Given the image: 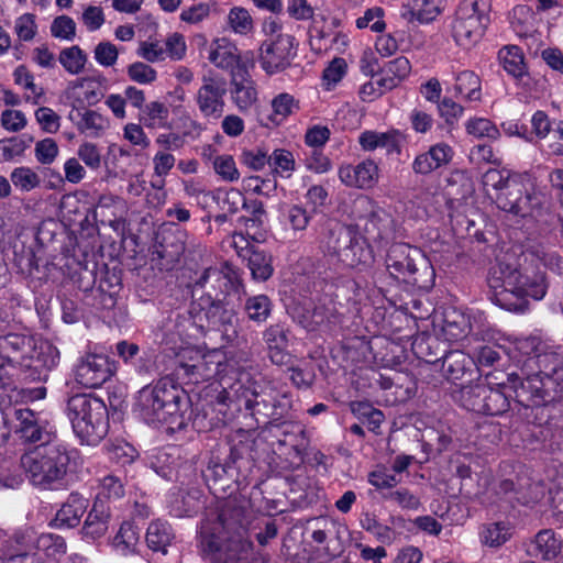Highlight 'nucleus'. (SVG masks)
<instances>
[{"label": "nucleus", "mask_w": 563, "mask_h": 563, "mask_svg": "<svg viewBox=\"0 0 563 563\" xmlns=\"http://www.w3.org/2000/svg\"><path fill=\"white\" fill-rule=\"evenodd\" d=\"M515 402L522 407L545 406L560 395L563 382V349L544 344L541 352L523 362V377L509 374Z\"/></svg>", "instance_id": "f257e3e1"}, {"label": "nucleus", "mask_w": 563, "mask_h": 563, "mask_svg": "<svg viewBox=\"0 0 563 563\" xmlns=\"http://www.w3.org/2000/svg\"><path fill=\"white\" fill-rule=\"evenodd\" d=\"M200 547L212 561L245 563L252 549L247 530L236 509H223L213 518H206L200 527Z\"/></svg>", "instance_id": "f03ea898"}, {"label": "nucleus", "mask_w": 563, "mask_h": 563, "mask_svg": "<svg viewBox=\"0 0 563 563\" xmlns=\"http://www.w3.org/2000/svg\"><path fill=\"white\" fill-rule=\"evenodd\" d=\"M69 462L70 452L58 442L38 445L21 457V465L31 484L45 490L64 486Z\"/></svg>", "instance_id": "7ed1b4c3"}, {"label": "nucleus", "mask_w": 563, "mask_h": 563, "mask_svg": "<svg viewBox=\"0 0 563 563\" xmlns=\"http://www.w3.org/2000/svg\"><path fill=\"white\" fill-rule=\"evenodd\" d=\"M499 272L501 284L493 287L501 288L497 291L498 301L508 310L523 312L527 309L526 297L541 300L547 294L548 286L541 272L529 275L528 271L522 273L516 267L503 264L499 265Z\"/></svg>", "instance_id": "20e7f679"}, {"label": "nucleus", "mask_w": 563, "mask_h": 563, "mask_svg": "<svg viewBox=\"0 0 563 563\" xmlns=\"http://www.w3.org/2000/svg\"><path fill=\"white\" fill-rule=\"evenodd\" d=\"M67 416L75 434L82 443L96 445L108 432L107 407L98 398L87 395L70 397L67 404Z\"/></svg>", "instance_id": "39448f33"}, {"label": "nucleus", "mask_w": 563, "mask_h": 563, "mask_svg": "<svg viewBox=\"0 0 563 563\" xmlns=\"http://www.w3.org/2000/svg\"><path fill=\"white\" fill-rule=\"evenodd\" d=\"M177 375L188 383H199L211 378H223L230 371L235 369V362L228 358L221 350L201 352L194 347L183 349L177 355Z\"/></svg>", "instance_id": "423d86ee"}, {"label": "nucleus", "mask_w": 563, "mask_h": 563, "mask_svg": "<svg viewBox=\"0 0 563 563\" xmlns=\"http://www.w3.org/2000/svg\"><path fill=\"white\" fill-rule=\"evenodd\" d=\"M489 12L490 0H461L450 24L455 43L463 48L477 44L489 24Z\"/></svg>", "instance_id": "0eeeda50"}, {"label": "nucleus", "mask_w": 563, "mask_h": 563, "mask_svg": "<svg viewBox=\"0 0 563 563\" xmlns=\"http://www.w3.org/2000/svg\"><path fill=\"white\" fill-rule=\"evenodd\" d=\"M387 269L391 275L410 279L419 287L433 285L434 269L428 257L417 247L405 243L394 244L387 255Z\"/></svg>", "instance_id": "6e6552de"}, {"label": "nucleus", "mask_w": 563, "mask_h": 563, "mask_svg": "<svg viewBox=\"0 0 563 563\" xmlns=\"http://www.w3.org/2000/svg\"><path fill=\"white\" fill-rule=\"evenodd\" d=\"M324 252L335 256L346 267L366 264L372 260L366 239L350 228H339L332 232Z\"/></svg>", "instance_id": "1a4fd4ad"}, {"label": "nucleus", "mask_w": 563, "mask_h": 563, "mask_svg": "<svg viewBox=\"0 0 563 563\" xmlns=\"http://www.w3.org/2000/svg\"><path fill=\"white\" fill-rule=\"evenodd\" d=\"M161 411L166 410L169 419V430H180L186 427L188 396L186 391L170 377H163L153 384Z\"/></svg>", "instance_id": "9d476101"}, {"label": "nucleus", "mask_w": 563, "mask_h": 563, "mask_svg": "<svg viewBox=\"0 0 563 563\" xmlns=\"http://www.w3.org/2000/svg\"><path fill=\"white\" fill-rule=\"evenodd\" d=\"M295 38L279 36L272 41H263L258 48V63L266 75L273 76L287 69L296 56Z\"/></svg>", "instance_id": "9b49d317"}, {"label": "nucleus", "mask_w": 563, "mask_h": 563, "mask_svg": "<svg viewBox=\"0 0 563 563\" xmlns=\"http://www.w3.org/2000/svg\"><path fill=\"white\" fill-rule=\"evenodd\" d=\"M342 305L330 295H324L307 308L296 312L295 318L308 331H314L321 327H331L341 323L343 312Z\"/></svg>", "instance_id": "f8f14e48"}, {"label": "nucleus", "mask_w": 563, "mask_h": 563, "mask_svg": "<svg viewBox=\"0 0 563 563\" xmlns=\"http://www.w3.org/2000/svg\"><path fill=\"white\" fill-rule=\"evenodd\" d=\"M14 432L21 440L29 443L41 442L40 445L54 443V426L41 413L20 408L14 410Z\"/></svg>", "instance_id": "ddd939ff"}, {"label": "nucleus", "mask_w": 563, "mask_h": 563, "mask_svg": "<svg viewBox=\"0 0 563 563\" xmlns=\"http://www.w3.org/2000/svg\"><path fill=\"white\" fill-rule=\"evenodd\" d=\"M227 82L219 76L205 75L195 95L196 104L207 119H219L224 112Z\"/></svg>", "instance_id": "4468645a"}, {"label": "nucleus", "mask_w": 563, "mask_h": 563, "mask_svg": "<svg viewBox=\"0 0 563 563\" xmlns=\"http://www.w3.org/2000/svg\"><path fill=\"white\" fill-rule=\"evenodd\" d=\"M112 376L108 357L101 354H87L76 366V382L86 388H98Z\"/></svg>", "instance_id": "2eb2a0df"}, {"label": "nucleus", "mask_w": 563, "mask_h": 563, "mask_svg": "<svg viewBox=\"0 0 563 563\" xmlns=\"http://www.w3.org/2000/svg\"><path fill=\"white\" fill-rule=\"evenodd\" d=\"M32 550V534L16 532L7 536L0 530V563H36Z\"/></svg>", "instance_id": "dca6fc26"}, {"label": "nucleus", "mask_w": 563, "mask_h": 563, "mask_svg": "<svg viewBox=\"0 0 563 563\" xmlns=\"http://www.w3.org/2000/svg\"><path fill=\"white\" fill-rule=\"evenodd\" d=\"M339 179L347 187L357 189H371L379 179V167L371 158L356 165H342L338 170Z\"/></svg>", "instance_id": "f3484780"}, {"label": "nucleus", "mask_w": 563, "mask_h": 563, "mask_svg": "<svg viewBox=\"0 0 563 563\" xmlns=\"http://www.w3.org/2000/svg\"><path fill=\"white\" fill-rule=\"evenodd\" d=\"M157 394L153 384L144 386L136 394L133 410L150 424H165L169 429V419L166 417V410L161 411Z\"/></svg>", "instance_id": "a211bd4d"}, {"label": "nucleus", "mask_w": 563, "mask_h": 563, "mask_svg": "<svg viewBox=\"0 0 563 563\" xmlns=\"http://www.w3.org/2000/svg\"><path fill=\"white\" fill-rule=\"evenodd\" d=\"M454 156L453 148L444 143H437L423 153L418 154L412 162L416 174L428 175L448 165Z\"/></svg>", "instance_id": "6ab92c4d"}, {"label": "nucleus", "mask_w": 563, "mask_h": 563, "mask_svg": "<svg viewBox=\"0 0 563 563\" xmlns=\"http://www.w3.org/2000/svg\"><path fill=\"white\" fill-rule=\"evenodd\" d=\"M402 142V133L394 129L386 132L366 130L358 136L360 146L366 152L384 148L387 154H400Z\"/></svg>", "instance_id": "aec40b11"}, {"label": "nucleus", "mask_w": 563, "mask_h": 563, "mask_svg": "<svg viewBox=\"0 0 563 563\" xmlns=\"http://www.w3.org/2000/svg\"><path fill=\"white\" fill-rule=\"evenodd\" d=\"M496 203L499 209L514 213L516 216L528 217L533 214L534 207L539 205V199L526 194L522 196L520 183L507 192H499L496 197Z\"/></svg>", "instance_id": "412c9836"}, {"label": "nucleus", "mask_w": 563, "mask_h": 563, "mask_svg": "<svg viewBox=\"0 0 563 563\" xmlns=\"http://www.w3.org/2000/svg\"><path fill=\"white\" fill-rule=\"evenodd\" d=\"M470 331L468 318L459 311H451L445 314L440 335L450 343H460L463 349H468L476 341L475 338H468Z\"/></svg>", "instance_id": "4be33fe9"}, {"label": "nucleus", "mask_w": 563, "mask_h": 563, "mask_svg": "<svg viewBox=\"0 0 563 563\" xmlns=\"http://www.w3.org/2000/svg\"><path fill=\"white\" fill-rule=\"evenodd\" d=\"M77 131L91 139H98L104 135L110 129V119L91 109L77 110L76 114H70Z\"/></svg>", "instance_id": "5701e85b"}, {"label": "nucleus", "mask_w": 563, "mask_h": 563, "mask_svg": "<svg viewBox=\"0 0 563 563\" xmlns=\"http://www.w3.org/2000/svg\"><path fill=\"white\" fill-rule=\"evenodd\" d=\"M208 60L217 68L223 70H234L239 60V48L236 44L228 37L213 38L208 48Z\"/></svg>", "instance_id": "b1692460"}, {"label": "nucleus", "mask_w": 563, "mask_h": 563, "mask_svg": "<svg viewBox=\"0 0 563 563\" xmlns=\"http://www.w3.org/2000/svg\"><path fill=\"white\" fill-rule=\"evenodd\" d=\"M89 500L78 493H71L53 519V526L58 529H69L79 525L86 512Z\"/></svg>", "instance_id": "393cba45"}, {"label": "nucleus", "mask_w": 563, "mask_h": 563, "mask_svg": "<svg viewBox=\"0 0 563 563\" xmlns=\"http://www.w3.org/2000/svg\"><path fill=\"white\" fill-rule=\"evenodd\" d=\"M545 343L541 342L536 336L519 338L514 340H505L504 345L499 347L520 368V377H523V362L528 357H534L540 353Z\"/></svg>", "instance_id": "a878e982"}, {"label": "nucleus", "mask_w": 563, "mask_h": 563, "mask_svg": "<svg viewBox=\"0 0 563 563\" xmlns=\"http://www.w3.org/2000/svg\"><path fill=\"white\" fill-rule=\"evenodd\" d=\"M515 534V525L508 519L488 521L479 527L478 538L484 547L499 549Z\"/></svg>", "instance_id": "bb28decb"}, {"label": "nucleus", "mask_w": 563, "mask_h": 563, "mask_svg": "<svg viewBox=\"0 0 563 563\" xmlns=\"http://www.w3.org/2000/svg\"><path fill=\"white\" fill-rule=\"evenodd\" d=\"M562 548V538L552 529H543L532 539L529 553L544 561H552L560 555Z\"/></svg>", "instance_id": "cd10ccee"}, {"label": "nucleus", "mask_w": 563, "mask_h": 563, "mask_svg": "<svg viewBox=\"0 0 563 563\" xmlns=\"http://www.w3.org/2000/svg\"><path fill=\"white\" fill-rule=\"evenodd\" d=\"M110 508L103 503H95L81 528L82 538L95 541L106 534L109 528Z\"/></svg>", "instance_id": "c85d7f7f"}, {"label": "nucleus", "mask_w": 563, "mask_h": 563, "mask_svg": "<svg viewBox=\"0 0 563 563\" xmlns=\"http://www.w3.org/2000/svg\"><path fill=\"white\" fill-rule=\"evenodd\" d=\"M313 218V211L299 203H283L279 208V222L286 229L297 234L305 231Z\"/></svg>", "instance_id": "c756f323"}, {"label": "nucleus", "mask_w": 563, "mask_h": 563, "mask_svg": "<svg viewBox=\"0 0 563 563\" xmlns=\"http://www.w3.org/2000/svg\"><path fill=\"white\" fill-rule=\"evenodd\" d=\"M443 10V0H409L401 16L408 22L429 23Z\"/></svg>", "instance_id": "7c9ffc66"}, {"label": "nucleus", "mask_w": 563, "mask_h": 563, "mask_svg": "<svg viewBox=\"0 0 563 563\" xmlns=\"http://www.w3.org/2000/svg\"><path fill=\"white\" fill-rule=\"evenodd\" d=\"M267 345L268 356L276 365H286L289 363L290 355L287 352V336L284 329L279 325H271L263 334Z\"/></svg>", "instance_id": "2f4dec72"}, {"label": "nucleus", "mask_w": 563, "mask_h": 563, "mask_svg": "<svg viewBox=\"0 0 563 563\" xmlns=\"http://www.w3.org/2000/svg\"><path fill=\"white\" fill-rule=\"evenodd\" d=\"M510 385L509 377L507 378V383L498 384L496 388L486 385L484 415L497 416L506 412L510 408L509 397L511 394L515 395Z\"/></svg>", "instance_id": "473e14b6"}, {"label": "nucleus", "mask_w": 563, "mask_h": 563, "mask_svg": "<svg viewBox=\"0 0 563 563\" xmlns=\"http://www.w3.org/2000/svg\"><path fill=\"white\" fill-rule=\"evenodd\" d=\"M145 539L151 550L165 554L174 539V532L167 521L157 519L147 527Z\"/></svg>", "instance_id": "72a5a7b5"}, {"label": "nucleus", "mask_w": 563, "mask_h": 563, "mask_svg": "<svg viewBox=\"0 0 563 563\" xmlns=\"http://www.w3.org/2000/svg\"><path fill=\"white\" fill-rule=\"evenodd\" d=\"M141 121L147 129H172V123L169 122V109L162 101L156 100L145 104L142 111Z\"/></svg>", "instance_id": "f704fd0d"}, {"label": "nucleus", "mask_w": 563, "mask_h": 563, "mask_svg": "<svg viewBox=\"0 0 563 563\" xmlns=\"http://www.w3.org/2000/svg\"><path fill=\"white\" fill-rule=\"evenodd\" d=\"M272 113L268 120L274 125H280L299 110V101L288 92H282L275 96L271 101Z\"/></svg>", "instance_id": "c9c22d12"}, {"label": "nucleus", "mask_w": 563, "mask_h": 563, "mask_svg": "<svg viewBox=\"0 0 563 563\" xmlns=\"http://www.w3.org/2000/svg\"><path fill=\"white\" fill-rule=\"evenodd\" d=\"M232 100L236 108L242 111H249L257 101V90L255 82L247 77H243L240 81L232 82Z\"/></svg>", "instance_id": "e433bc0d"}, {"label": "nucleus", "mask_w": 563, "mask_h": 563, "mask_svg": "<svg viewBox=\"0 0 563 563\" xmlns=\"http://www.w3.org/2000/svg\"><path fill=\"white\" fill-rule=\"evenodd\" d=\"M225 23L228 30L236 35L249 36L254 32V20L250 11L243 7L231 8Z\"/></svg>", "instance_id": "4c0bfd02"}, {"label": "nucleus", "mask_w": 563, "mask_h": 563, "mask_svg": "<svg viewBox=\"0 0 563 563\" xmlns=\"http://www.w3.org/2000/svg\"><path fill=\"white\" fill-rule=\"evenodd\" d=\"M503 68L512 77L520 78L527 73L522 51L515 45L503 47L498 53Z\"/></svg>", "instance_id": "58836bf2"}, {"label": "nucleus", "mask_w": 563, "mask_h": 563, "mask_svg": "<svg viewBox=\"0 0 563 563\" xmlns=\"http://www.w3.org/2000/svg\"><path fill=\"white\" fill-rule=\"evenodd\" d=\"M410 70L411 65L407 57L400 56L388 62L383 71V86L390 90L396 88L408 77Z\"/></svg>", "instance_id": "ea45409f"}, {"label": "nucleus", "mask_w": 563, "mask_h": 563, "mask_svg": "<svg viewBox=\"0 0 563 563\" xmlns=\"http://www.w3.org/2000/svg\"><path fill=\"white\" fill-rule=\"evenodd\" d=\"M200 508L198 492L174 494L169 500V511L173 516L183 518L190 517Z\"/></svg>", "instance_id": "a19ab883"}, {"label": "nucleus", "mask_w": 563, "mask_h": 563, "mask_svg": "<svg viewBox=\"0 0 563 563\" xmlns=\"http://www.w3.org/2000/svg\"><path fill=\"white\" fill-rule=\"evenodd\" d=\"M140 541V532L131 522H123L113 538V548L122 555L136 552Z\"/></svg>", "instance_id": "79ce46f5"}, {"label": "nucleus", "mask_w": 563, "mask_h": 563, "mask_svg": "<svg viewBox=\"0 0 563 563\" xmlns=\"http://www.w3.org/2000/svg\"><path fill=\"white\" fill-rule=\"evenodd\" d=\"M455 91L463 99L476 101L481 98V81L471 70H463L455 76Z\"/></svg>", "instance_id": "37998d69"}, {"label": "nucleus", "mask_w": 563, "mask_h": 563, "mask_svg": "<svg viewBox=\"0 0 563 563\" xmlns=\"http://www.w3.org/2000/svg\"><path fill=\"white\" fill-rule=\"evenodd\" d=\"M464 351H452L445 356L446 373L452 380L461 379L465 372L474 365L472 353L468 349Z\"/></svg>", "instance_id": "c03bdc74"}, {"label": "nucleus", "mask_w": 563, "mask_h": 563, "mask_svg": "<svg viewBox=\"0 0 563 563\" xmlns=\"http://www.w3.org/2000/svg\"><path fill=\"white\" fill-rule=\"evenodd\" d=\"M483 186L485 188H493L494 190L504 192L503 190H511L514 187H518L519 180L517 177H512L510 172L507 169L489 168L482 178Z\"/></svg>", "instance_id": "a18cd8bd"}, {"label": "nucleus", "mask_w": 563, "mask_h": 563, "mask_svg": "<svg viewBox=\"0 0 563 563\" xmlns=\"http://www.w3.org/2000/svg\"><path fill=\"white\" fill-rule=\"evenodd\" d=\"M511 26L520 37L531 36L536 31L534 14L530 8L518 5L512 10Z\"/></svg>", "instance_id": "49530a36"}, {"label": "nucleus", "mask_w": 563, "mask_h": 563, "mask_svg": "<svg viewBox=\"0 0 563 563\" xmlns=\"http://www.w3.org/2000/svg\"><path fill=\"white\" fill-rule=\"evenodd\" d=\"M252 276L257 280H266L273 274L272 258L264 251L252 250L245 257Z\"/></svg>", "instance_id": "de8ad7c7"}, {"label": "nucleus", "mask_w": 563, "mask_h": 563, "mask_svg": "<svg viewBox=\"0 0 563 563\" xmlns=\"http://www.w3.org/2000/svg\"><path fill=\"white\" fill-rule=\"evenodd\" d=\"M10 181L22 192H30L42 183L40 175L29 166L15 167L10 174Z\"/></svg>", "instance_id": "09e8293b"}, {"label": "nucleus", "mask_w": 563, "mask_h": 563, "mask_svg": "<svg viewBox=\"0 0 563 563\" xmlns=\"http://www.w3.org/2000/svg\"><path fill=\"white\" fill-rule=\"evenodd\" d=\"M486 385L479 383L474 386L463 387L461 390L462 406L467 410L484 415Z\"/></svg>", "instance_id": "8fccbe9b"}, {"label": "nucleus", "mask_w": 563, "mask_h": 563, "mask_svg": "<svg viewBox=\"0 0 563 563\" xmlns=\"http://www.w3.org/2000/svg\"><path fill=\"white\" fill-rule=\"evenodd\" d=\"M268 165L277 175L288 178L296 168V162L290 151L277 148L268 156Z\"/></svg>", "instance_id": "3c124183"}, {"label": "nucleus", "mask_w": 563, "mask_h": 563, "mask_svg": "<svg viewBox=\"0 0 563 563\" xmlns=\"http://www.w3.org/2000/svg\"><path fill=\"white\" fill-rule=\"evenodd\" d=\"M271 309V300L265 295L249 297L244 305L249 319L257 323L264 322L268 318Z\"/></svg>", "instance_id": "603ef678"}, {"label": "nucleus", "mask_w": 563, "mask_h": 563, "mask_svg": "<svg viewBox=\"0 0 563 563\" xmlns=\"http://www.w3.org/2000/svg\"><path fill=\"white\" fill-rule=\"evenodd\" d=\"M360 523L365 531L372 533L379 542L390 544L394 541L391 528L380 523L375 515L363 514Z\"/></svg>", "instance_id": "864d4df0"}, {"label": "nucleus", "mask_w": 563, "mask_h": 563, "mask_svg": "<svg viewBox=\"0 0 563 563\" xmlns=\"http://www.w3.org/2000/svg\"><path fill=\"white\" fill-rule=\"evenodd\" d=\"M474 342L476 345H470V352L472 353L474 364L492 366L500 358V350L503 351V349L499 346L501 344H483L478 342L477 339Z\"/></svg>", "instance_id": "5fc2aeb1"}, {"label": "nucleus", "mask_w": 563, "mask_h": 563, "mask_svg": "<svg viewBox=\"0 0 563 563\" xmlns=\"http://www.w3.org/2000/svg\"><path fill=\"white\" fill-rule=\"evenodd\" d=\"M124 495V485L122 479L115 475H107L100 479L98 486L97 500L103 503L104 499H119Z\"/></svg>", "instance_id": "6e6d98bb"}, {"label": "nucleus", "mask_w": 563, "mask_h": 563, "mask_svg": "<svg viewBox=\"0 0 563 563\" xmlns=\"http://www.w3.org/2000/svg\"><path fill=\"white\" fill-rule=\"evenodd\" d=\"M347 64L344 58L335 57L324 68L322 74V86L325 90H333L346 75Z\"/></svg>", "instance_id": "4d7b16f0"}, {"label": "nucleus", "mask_w": 563, "mask_h": 563, "mask_svg": "<svg viewBox=\"0 0 563 563\" xmlns=\"http://www.w3.org/2000/svg\"><path fill=\"white\" fill-rule=\"evenodd\" d=\"M77 158L90 170H99L102 165L101 147L90 141H85L78 145Z\"/></svg>", "instance_id": "13d9d810"}, {"label": "nucleus", "mask_w": 563, "mask_h": 563, "mask_svg": "<svg viewBox=\"0 0 563 563\" xmlns=\"http://www.w3.org/2000/svg\"><path fill=\"white\" fill-rule=\"evenodd\" d=\"M212 166L216 174L227 183H234L240 178V172L236 167L233 156L229 154L217 155L213 157Z\"/></svg>", "instance_id": "bf43d9fd"}, {"label": "nucleus", "mask_w": 563, "mask_h": 563, "mask_svg": "<svg viewBox=\"0 0 563 563\" xmlns=\"http://www.w3.org/2000/svg\"><path fill=\"white\" fill-rule=\"evenodd\" d=\"M466 131L470 135L476 139H490L496 140L499 137L500 132L498 128L486 118H473L465 124Z\"/></svg>", "instance_id": "052dcab7"}, {"label": "nucleus", "mask_w": 563, "mask_h": 563, "mask_svg": "<svg viewBox=\"0 0 563 563\" xmlns=\"http://www.w3.org/2000/svg\"><path fill=\"white\" fill-rule=\"evenodd\" d=\"M59 63L69 74L77 75L85 67L86 55L78 46H71L60 52Z\"/></svg>", "instance_id": "680f3d73"}, {"label": "nucleus", "mask_w": 563, "mask_h": 563, "mask_svg": "<svg viewBox=\"0 0 563 563\" xmlns=\"http://www.w3.org/2000/svg\"><path fill=\"white\" fill-rule=\"evenodd\" d=\"M385 11L380 7H373L367 9L364 14L356 19L355 24L357 29L369 27L373 32L382 33L386 29L384 21Z\"/></svg>", "instance_id": "e2e57ef3"}, {"label": "nucleus", "mask_w": 563, "mask_h": 563, "mask_svg": "<svg viewBox=\"0 0 563 563\" xmlns=\"http://www.w3.org/2000/svg\"><path fill=\"white\" fill-rule=\"evenodd\" d=\"M59 155V146L52 137H45L35 143L34 156L42 165L53 164Z\"/></svg>", "instance_id": "0e129e2a"}, {"label": "nucleus", "mask_w": 563, "mask_h": 563, "mask_svg": "<svg viewBox=\"0 0 563 563\" xmlns=\"http://www.w3.org/2000/svg\"><path fill=\"white\" fill-rule=\"evenodd\" d=\"M242 396L245 398V408L252 411L253 416L262 415L265 418H272L273 420L280 419L282 415L276 411V406H271L265 399L261 401L257 400L258 394L256 391H251V397H249L247 391H243Z\"/></svg>", "instance_id": "69168bd1"}, {"label": "nucleus", "mask_w": 563, "mask_h": 563, "mask_svg": "<svg viewBox=\"0 0 563 563\" xmlns=\"http://www.w3.org/2000/svg\"><path fill=\"white\" fill-rule=\"evenodd\" d=\"M129 78L140 85H150L157 78V71L143 62H134L126 68Z\"/></svg>", "instance_id": "338daca9"}, {"label": "nucleus", "mask_w": 563, "mask_h": 563, "mask_svg": "<svg viewBox=\"0 0 563 563\" xmlns=\"http://www.w3.org/2000/svg\"><path fill=\"white\" fill-rule=\"evenodd\" d=\"M14 32L20 41H32L37 34L35 15L32 13H23L18 16L14 21Z\"/></svg>", "instance_id": "774afa93"}]
</instances>
